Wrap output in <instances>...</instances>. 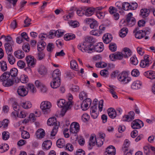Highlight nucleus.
<instances>
[{
    "instance_id": "1",
    "label": "nucleus",
    "mask_w": 155,
    "mask_h": 155,
    "mask_svg": "<svg viewBox=\"0 0 155 155\" xmlns=\"http://www.w3.org/2000/svg\"><path fill=\"white\" fill-rule=\"evenodd\" d=\"M96 40L91 36H86L85 37L84 41L82 45H80L78 49L82 51L88 53L93 52L92 44L94 43Z\"/></svg>"
},
{
    "instance_id": "2",
    "label": "nucleus",
    "mask_w": 155,
    "mask_h": 155,
    "mask_svg": "<svg viewBox=\"0 0 155 155\" xmlns=\"http://www.w3.org/2000/svg\"><path fill=\"white\" fill-rule=\"evenodd\" d=\"M47 124L49 126L54 125L51 135V136H55L57 133L59 126V124H58L57 123L56 118L54 117L49 118L47 121Z\"/></svg>"
},
{
    "instance_id": "3",
    "label": "nucleus",
    "mask_w": 155,
    "mask_h": 155,
    "mask_svg": "<svg viewBox=\"0 0 155 155\" xmlns=\"http://www.w3.org/2000/svg\"><path fill=\"white\" fill-rule=\"evenodd\" d=\"M117 79L118 81L122 84H127L130 82L131 79L129 76V72L123 71L118 75Z\"/></svg>"
},
{
    "instance_id": "4",
    "label": "nucleus",
    "mask_w": 155,
    "mask_h": 155,
    "mask_svg": "<svg viewBox=\"0 0 155 155\" xmlns=\"http://www.w3.org/2000/svg\"><path fill=\"white\" fill-rule=\"evenodd\" d=\"M18 70L15 68H12L10 71V72H5L1 76L0 79L3 80L4 79L8 78L10 77L13 79H15V77L18 74Z\"/></svg>"
},
{
    "instance_id": "5",
    "label": "nucleus",
    "mask_w": 155,
    "mask_h": 155,
    "mask_svg": "<svg viewBox=\"0 0 155 155\" xmlns=\"http://www.w3.org/2000/svg\"><path fill=\"white\" fill-rule=\"evenodd\" d=\"M25 59L28 67L25 68V70L26 71H30V68L34 67L36 64V60L33 56L30 55L27 56L26 57Z\"/></svg>"
},
{
    "instance_id": "6",
    "label": "nucleus",
    "mask_w": 155,
    "mask_h": 155,
    "mask_svg": "<svg viewBox=\"0 0 155 155\" xmlns=\"http://www.w3.org/2000/svg\"><path fill=\"white\" fill-rule=\"evenodd\" d=\"M51 106V104L50 102L45 101L41 102L40 108L44 114H46L50 112L51 111L50 108Z\"/></svg>"
},
{
    "instance_id": "7",
    "label": "nucleus",
    "mask_w": 155,
    "mask_h": 155,
    "mask_svg": "<svg viewBox=\"0 0 155 155\" xmlns=\"http://www.w3.org/2000/svg\"><path fill=\"white\" fill-rule=\"evenodd\" d=\"M144 59L141 60L140 66L142 68H144L149 66L151 63L150 61V56L148 55H145L144 56Z\"/></svg>"
},
{
    "instance_id": "8",
    "label": "nucleus",
    "mask_w": 155,
    "mask_h": 155,
    "mask_svg": "<svg viewBox=\"0 0 155 155\" xmlns=\"http://www.w3.org/2000/svg\"><path fill=\"white\" fill-rule=\"evenodd\" d=\"M144 126L143 122L140 120L136 119L131 123V127L134 129H139Z\"/></svg>"
},
{
    "instance_id": "9",
    "label": "nucleus",
    "mask_w": 155,
    "mask_h": 155,
    "mask_svg": "<svg viewBox=\"0 0 155 155\" xmlns=\"http://www.w3.org/2000/svg\"><path fill=\"white\" fill-rule=\"evenodd\" d=\"M91 103V100L89 98H86L84 100L81 104V108L83 110H87L89 107Z\"/></svg>"
},
{
    "instance_id": "10",
    "label": "nucleus",
    "mask_w": 155,
    "mask_h": 155,
    "mask_svg": "<svg viewBox=\"0 0 155 155\" xmlns=\"http://www.w3.org/2000/svg\"><path fill=\"white\" fill-rule=\"evenodd\" d=\"M78 123L77 122H73L71 124L70 127V131L71 133L74 134L75 136H76V138L78 139V136H77V133L78 132Z\"/></svg>"
},
{
    "instance_id": "11",
    "label": "nucleus",
    "mask_w": 155,
    "mask_h": 155,
    "mask_svg": "<svg viewBox=\"0 0 155 155\" xmlns=\"http://www.w3.org/2000/svg\"><path fill=\"white\" fill-rule=\"evenodd\" d=\"M17 92L18 95L21 97H24L28 94V91L26 90L24 86H20L18 87Z\"/></svg>"
},
{
    "instance_id": "12",
    "label": "nucleus",
    "mask_w": 155,
    "mask_h": 155,
    "mask_svg": "<svg viewBox=\"0 0 155 155\" xmlns=\"http://www.w3.org/2000/svg\"><path fill=\"white\" fill-rule=\"evenodd\" d=\"M96 137L95 134H92L89 138L88 141V148L91 149L96 145Z\"/></svg>"
},
{
    "instance_id": "13",
    "label": "nucleus",
    "mask_w": 155,
    "mask_h": 155,
    "mask_svg": "<svg viewBox=\"0 0 155 155\" xmlns=\"http://www.w3.org/2000/svg\"><path fill=\"white\" fill-rule=\"evenodd\" d=\"M115 154L116 149L114 146L110 145L106 149L105 152V155H115Z\"/></svg>"
},
{
    "instance_id": "14",
    "label": "nucleus",
    "mask_w": 155,
    "mask_h": 155,
    "mask_svg": "<svg viewBox=\"0 0 155 155\" xmlns=\"http://www.w3.org/2000/svg\"><path fill=\"white\" fill-rule=\"evenodd\" d=\"M97 107L95 106H92L90 108L91 116L94 119L97 118L98 115V113L97 112Z\"/></svg>"
},
{
    "instance_id": "15",
    "label": "nucleus",
    "mask_w": 155,
    "mask_h": 155,
    "mask_svg": "<svg viewBox=\"0 0 155 155\" xmlns=\"http://www.w3.org/2000/svg\"><path fill=\"white\" fill-rule=\"evenodd\" d=\"M61 72L59 69H56L54 70L52 73V78L53 79L61 81Z\"/></svg>"
},
{
    "instance_id": "16",
    "label": "nucleus",
    "mask_w": 155,
    "mask_h": 155,
    "mask_svg": "<svg viewBox=\"0 0 155 155\" xmlns=\"http://www.w3.org/2000/svg\"><path fill=\"white\" fill-rule=\"evenodd\" d=\"M109 88L108 89L109 92L112 94L113 97L115 99H117L118 97L116 92L117 87L114 85H109Z\"/></svg>"
},
{
    "instance_id": "17",
    "label": "nucleus",
    "mask_w": 155,
    "mask_h": 155,
    "mask_svg": "<svg viewBox=\"0 0 155 155\" xmlns=\"http://www.w3.org/2000/svg\"><path fill=\"white\" fill-rule=\"evenodd\" d=\"M92 48H93V52L95 51L99 52H101L104 49L103 44L102 42H99L94 46H92Z\"/></svg>"
},
{
    "instance_id": "18",
    "label": "nucleus",
    "mask_w": 155,
    "mask_h": 155,
    "mask_svg": "<svg viewBox=\"0 0 155 155\" xmlns=\"http://www.w3.org/2000/svg\"><path fill=\"white\" fill-rule=\"evenodd\" d=\"M95 8L93 7H89L85 10V15L87 17L92 15L94 13Z\"/></svg>"
},
{
    "instance_id": "19",
    "label": "nucleus",
    "mask_w": 155,
    "mask_h": 155,
    "mask_svg": "<svg viewBox=\"0 0 155 155\" xmlns=\"http://www.w3.org/2000/svg\"><path fill=\"white\" fill-rule=\"evenodd\" d=\"M45 134V130L41 128L38 129L36 132V136L38 138H42L44 137Z\"/></svg>"
},
{
    "instance_id": "20",
    "label": "nucleus",
    "mask_w": 155,
    "mask_h": 155,
    "mask_svg": "<svg viewBox=\"0 0 155 155\" xmlns=\"http://www.w3.org/2000/svg\"><path fill=\"white\" fill-rule=\"evenodd\" d=\"M112 37L110 34H106L103 37L104 42L106 44L109 43L112 40Z\"/></svg>"
},
{
    "instance_id": "21",
    "label": "nucleus",
    "mask_w": 155,
    "mask_h": 155,
    "mask_svg": "<svg viewBox=\"0 0 155 155\" xmlns=\"http://www.w3.org/2000/svg\"><path fill=\"white\" fill-rule=\"evenodd\" d=\"M108 114L109 117L111 118H115L117 115L115 110L112 108H109L107 110Z\"/></svg>"
},
{
    "instance_id": "22",
    "label": "nucleus",
    "mask_w": 155,
    "mask_h": 155,
    "mask_svg": "<svg viewBox=\"0 0 155 155\" xmlns=\"http://www.w3.org/2000/svg\"><path fill=\"white\" fill-rule=\"evenodd\" d=\"M61 83V81L53 79L52 81L50 83V86L52 88L55 89L59 87Z\"/></svg>"
},
{
    "instance_id": "23",
    "label": "nucleus",
    "mask_w": 155,
    "mask_h": 155,
    "mask_svg": "<svg viewBox=\"0 0 155 155\" xmlns=\"http://www.w3.org/2000/svg\"><path fill=\"white\" fill-rule=\"evenodd\" d=\"M38 71L39 74L43 76L46 75L48 72L47 69L43 65H41L39 67Z\"/></svg>"
},
{
    "instance_id": "24",
    "label": "nucleus",
    "mask_w": 155,
    "mask_h": 155,
    "mask_svg": "<svg viewBox=\"0 0 155 155\" xmlns=\"http://www.w3.org/2000/svg\"><path fill=\"white\" fill-rule=\"evenodd\" d=\"M141 84L142 83L140 81L137 80L132 83L131 88L133 89H137L140 87Z\"/></svg>"
},
{
    "instance_id": "25",
    "label": "nucleus",
    "mask_w": 155,
    "mask_h": 155,
    "mask_svg": "<svg viewBox=\"0 0 155 155\" xmlns=\"http://www.w3.org/2000/svg\"><path fill=\"white\" fill-rule=\"evenodd\" d=\"M46 44V43L43 41H39L37 45L38 50V51L41 52L45 48Z\"/></svg>"
},
{
    "instance_id": "26",
    "label": "nucleus",
    "mask_w": 155,
    "mask_h": 155,
    "mask_svg": "<svg viewBox=\"0 0 155 155\" xmlns=\"http://www.w3.org/2000/svg\"><path fill=\"white\" fill-rule=\"evenodd\" d=\"M150 13V11L148 9L143 8L140 10V15L143 18L147 17Z\"/></svg>"
},
{
    "instance_id": "27",
    "label": "nucleus",
    "mask_w": 155,
    "mask_h": 155,
    "mask_svg": "<svg viewBox=\"0 0 155 155\" xmlns=\"http://www.w3.org/2000/svg\"><path fill=\"white\" fill-rule=\"evenodd\" d=\"M15 56L19 59H21L25 57V54L23 51L21 50L16 51L14 52Z\"/></svg>"
},
{
    "instance_id": "28",
    "label": "nucleus",
    "mask_w": 155,
    "mask_h": 155,
    "mask_svg": "<svg viewBox=\"0 0 155 155\" xmlns=\"http://www.w3.org/2000/svg\"><path fill=\"white\" fill-rule=\"evenodd\" d=\"M123 50V52L122 54L123 57L125 58H127L131 55V51L128 48H124Z\"/></svg>"
},
{
    "instance_id": "29",
    "label": "nucleus",
    "mask_w": 155,
    "mask_h": 155,
    "mask_svg": "<svg viewBox=\"0 0 155 155\" xmlns=\"http://www.w3.org/2000/svg\"><path fill=\"white\" fill-rule=\"evenodd\" d=\"M5 47L7 54H12V48L11 44L9 43H6L5 44Z\"/></svg>"
},
{
    "instance_id": "30",
    "label": "nucleus",
    "mask_w": 155,
    "mask_h": 155,
    "mask_svg": "<svg viewBox=\"0 0 155 155\" xmlns=\"http://www.w3.org/2000/svg\"><path fill=\"white\" fill-rule=\"evenodd\" d=\"M20 106L25 109H28L31 107L32 104L29 101H26L21 102L20 104Z\"/></svg>"
},
{
    "instance_id": "31",
    "label": "nucleus",
    "mask_w": 155,
    "mask_h": 155,
    "mask_svg": "<svg viewBox=\"0 0 155 155\" xmlns=\"http://www.w3.org/2000/svg\"><path fill=\"white\" fill-rule=\"evenodd\" d=\"M145 75L147 78L151 79H155V72L153 71H147L145 73Z\"/></svg>"
},
{
    "instance_id": "32",
    "label": "nucleus",
    "mask_w": 155,
    "mask_h": 155,
    "mask_svg": "<svg viewBox=\"0 0 155 155\" xmlns=\"http://www.w3.org/2000/svg\"><path fill=\"white\" fill-rule=\"evenodd\" d=\"M56 144L58 147L62 148L65 146V142L63 139L60 138L56 142Z\"/></svg>"
},
{
    "instance_id": "33",
    "label": "nucleus",
    "mask_w": 155,
    "mask_h": 155,
    "mask_svg": "<svg viewBox=\"0 0 155 155\" xmlns=\"http://www.w3.org/2000/svg\"><path fill=\"white\" fill-rule=\"evenodd\" d=\"M51 141L50 140H47L44 142L42 146L46 150H48L51 148Z\"/></svg>"
},
{
    "instance_id": "34",
    "label": "nucleus",
    "mask_w": 155,
    "mask_h": 155,
    "mask_svg": "<svg viewBox=\"0 0 155 155\" xmlns=\"http://www.w3.org/2000/svg\"><path fill=\"white\" fill-rule=\"evenodd\" d=\"M72 103L71 101H69L67 103V106L63 107H62V108L61 110V114L63 116L64 115L65 113L66 112L67 110L69 108V107L72 104Z\"/></svg>"
},
{
    "instance_id": "35",
    "label": "nucleus",
    "mask_w": 155,
    "mask_h": 155,
    "mask_svg": "<svg viewBox=\"0 0 155 155\" xmlns=\"http://www.w3.org/2000/svg\"><path fill=\"white\" fill-rule=\"evenodd\" d=\"M9 149L8 145L7 144H2L0 145V152L1 153H4Z\"/></svg>"
},
{
    "instance_id": "36",
    "label": "nucleus",
    "mask_w": 155,
    "mask_h": 155,
    "mask_svg": "<svg viewBox=\"0 0 155 155\" xmlns=\"http://www.w3.org/2000/svg\"><path fill=\"white\" fill-rule=\"evenodd\" d=\"M128 31L127 28H122L119 32V35L121 38L125 37Z\"/></svg>"
},
{
    "instance_id": "37",
    "label": "nucleus",
    "mask_w": 155,
    "mask_h": 155,
    "mask_svg": "<svg viewBox=\"0 0 155 155\" xmlns=\"http://www.w3.org/2000/svg\"><path fill=\"white\" fill-rule=\"evenodd\" d=\"M64 99H61L57 101V105L59 107H63L66 106L67 105V103Z\"/></svg>"
},
{
    "instance_id": "38",
    "label": "nucleus",
    "mask_w": 155,
    "mask_h": 155,
    "mask_svg": "<svg viewBox=\"0 0 155 155\" xmlns=\"http://www.w3.org/2000/svg\"><path fill=\"white\" fill-rule=\"evenodd\" d=\"M75 38V35L72 34L68 33L65 34L64 37V39L66 41H68L73 39Z\"/></svg>"
},
{
    "instance_id": "39",
    "label": "nucleus",
    "mask_w": 155,
    "mask_h": 155,
    "mask_svg": "<svg viewBox=\"0 0 155 155\" xmlns=\"http://www.w3.org/2000/svg\"><path fill=\"white\" fill-rule=\"evenodd\" d=\"M122 8L124 10L128 11L130 9V4L127 2H125L122 4Z\"/></svg>"
},
{
    "instance_id": "40",
    "label": "nucleus",
    "mask_w": 155,
    "mask_h": 155,
    "mask_svg": "<svg viewBox=\"0 0 155 155\" xmlns=\"http://www.w3.org/2000/svg\"><path fill=\"white\" fill-rule=\"evenodd\" d=\"M144 36L143 30H140L137 31L135 34V37L138 39H141Z\"/></svg>"
},
{
    "instance_id": "41",
    "label": "nucleus",
    "mask_w": 155,
    "mask_h": 155,
    "mask_svg": "<svg viewBox=\"0 0 155 155\" xmlns=\"http://www.w3.org/2000/svg\"><path fill=\"white\" fill-rule=\"evenodd\" d=\"M66 77L68 78H71L74 76L75 72L73 70H68L66 73Z\"/></svg>"
},
{
    "instance_id": "42",
    "label": "nucleus",
    "mask_w": 155,
    "mask_h": 155,
    "mask_svg": "<svg viewBox=\"0 0 155 155\" xmlns=\"http://www.w3.org/2000/svg\"><path fill=\"white\" fill-rule=\"evenodd\" d=\"M78 64L76 61L74 60H72L70 62V67L71 69L74 70H76L77 69V65Z\"/></svg>"
},
{
    "instance_id": "43",
    "label": "nucleus",
    "mask_w": 155,
    "mask_h": 155,
    "mask_svg": "<svg viewBox=\"0 0 155 155\" xmlns=\"http://www.w3.org/2000/svg\"><path fill=\"white\" fill-rule=\"evenodd\" d=\"M0 66L2 70V71H5L7 70V64L5 61H2L0 62Z\"/></svg>"
},
{
    "instance_id": "44",
    "label": "nucleus",
    "mask_w": 155,
    "mask_h": 155,
    "mask_svg": "<svg viewBox=\"0 0 155 155\" xmlns=\"http://www.w3.org/2000/svg\"><path fill=\"white\" fill-rule=\"evenodd\" d=\"M2 138L5 140H8L10 137V134L7 131H3L2 133Z\"/></svg>"
},
{
    "instance_id": "45",
    "label": "nucleus",
    "mask_w": 155,
    "mask_h": 155,
    "mask_svg": "<svg viewBox=\"0 0 155 155\" xmlns=\"http://www.w3.org/2000/svg\"><path fill=\"white\" fill-rule=\"evenodd\" d=\"M12 54H8V59L9 63L12 65L13 64L15 61V60Z\"/></svg>"
},
{
    "instance_id": "46",
    "label": "nucleus",
    "mask_w": 155,
    "mask_h": 155,
    "mask_svg": "<svg viewBox=\"0 0 155 155\" xmlns=\"http://www.w3.org/2000/svg\"><path fill=\"white\" fill-rule=\"evenodd\" d=\"M90 26L91 29L96 28L98 26V22L95 19H94L90 25Z\"/></svg>"
},
{
    "instance_id": "47",
    "label": "nucleus",
    "mask_w": 155,
    "mask_h": 155,
    "mask_svg": "<svg viewBox=\"0 0 155 155\" xmlns=\"http://www.w3.org/2000/svg\"><path fill=\"white\" fill-rule=\"evenodd\" d=\"M28 80L27 76L24 74L22 75L20 78L21 82L23 83H27L28 81Z\"/></svg>"
},
{
    "instance_id": "48",
    "label": "nucleus",
    "mask_w": 155,
    "mask_h": 155,
    "mask_svg": "<svg viewBox=\"0 0 155 155\" xmlns=\"http://www.w3.org/2000/svg\"><path fill=\"white\" fill-rule=\"evenodd\" d=\"M90 117V116L88 114L84 113L82 115L81 119L84 122H86L89 120Z\"/></svg>"
},
{
    "instance_id": "49",
    "label": "nucleus",
    "mask_w": 155,
    "mask_h": 155,
    "mask_svg": "<svg viewBox=\"0 0 155 155\" xmlns=\"http://www.w3.org/2000/svg\"><path fill=\"white\" fill-rule=\"evenodd\" d=\"M22 138L24 139H27L29 138L30 137V134L28 132L25 130L22 131L21 134Z\"/></svg>"
},
{
    "instance_id": "50",
    "label": "nucleus",
    "mask_w": 155,
    "mask_h": 155,
    "mask_svg": "<svg viewBox=\"0 0 155 155\" xmlns=\"http://www.w3.org/2000/svg\"><path fill=\"white\" fill-rule=\"evenodd\" d=\"M130 144V141L127 139H126L124 142V147H123V150H128L127 148Z\"/></svg>"
},
{
    "instance_id": "51",
    "label": "nucleus",
    "mask_w": 155,
    "mask_h": 155,
    "mask_svg": "<svg viewBox=\"0 0 155 155\" xmlns=\"http://www.w3.org/2000/svg\"><path fill=\"white\" fill-rule=\"evenodd\" d=\"M131 63L133 64L137 65L138 63V61L135 56H133L130 58Z\"/></svg>"
},
{
    "instance_id": "52",
    "label": "nucleus",
    "mask_w": 155,
    "mask_h": 155,
    "mask_svg": "<svg viewBox=\"0 0 155 155\" xmlns=\"http://www.w3.org/2000/svg\"><path fill=\"white\" fill-rule=\"evenodd\" d=\"M100 74L103 77L106 78L108 75L109 73L107 70L104 69L101 71Z\"/></svg>"
},
{
    "instance_id": "53",
    "label": "nucleus",
    "mask_w": 155,
    "mask_h": 155,
    "mask_svg": "<svg viewBox=\"0 0 155 155\" xmlns=\"http://www.w3.org/2000/svg\"><path fill=\"white\" fill-rule=\"evenodd\" d=\"M85 140L82 136H80L78 138V143L81 146H83L85 144Z\"/></svg>"
},
{
    "instance_id": "54",
    "label": "nucleus",
    "mask_w": 155,
    "mask_h": 155,
    "mask_svg": "<svg viewBox=\"0 0 155 155\" xmlns=\"http://www.w3.org/2000/svg\"><path fill=\"white\" fill-rule=\"evenodd\" d=\"M28 88L32 93H34L36 92V88L34 85L31 84H28Z\"/></svg>"
},
{
    "instance_id": "55",
    "label": "nucleus",
    "mask_w": 155,
    "mask_h": 155,
    "mask_svg": "<svg viewBox=\"0 0 155 155\" xmlns=\"http://www.w3.org/2000/svg\"><path fill=\"white\" fill-rule=\"evenodd\" d=\"M127 25L131 27L134 26L136 23V20L135 18H132L131 20L127 22Z\"/></svg>"
},
{
    "instance_id": "56",
    "label": "nucleus",
    "mask_w": 155,
    "mask_h": 155,
    "mask_svg": "<svg viewBox=\"0 0 155 155\" xmlns=\"http://www.w3.org/2000/svg\"><path fill=\"white\" fill-rule=\"evenodd\" d=\"M22 48L23 51L26 52H29L30 50L29 45L27 43L23 45Z\"/></svg>"
},
{
    "instance_id": "57",
    "label": "nucleus",
    "mask_w": 155,
    "mask_h": 155,
    "mask_svg": "<svg viewBox=\"0 0 155 155\" xmlns=\"http://www.w3.org/2000/svg\"><path fill=\"white\" fill-rule=\"evenodd\" d=\"M54 48V44L52 43H49L47 46V50L50 52H51Z\"/></svg>"
},
{
    "instance_id": "58",
    "label": "nucleus",
    "mask_w": 155,
    "mask_h": 155,
    "mask_svg": "<svg viewBox=\"0 0 155 155\" xmlns=\"http://www.w3.org/2000/svg\"><path fill=\"white\" fill-rule=\"evenodd\" d=\"M109 48L112 51H115L117 50V46L114 43H111L109 46Z\"/></svg>"
},
{
    "instance_id": "59",
    "label": "nucleus",
    "mask_w": 155,
    "mask_h": 155,
    "mask_svg": "<svg viewBox=\"0 0 155 155\" xmlns=\"http://www.w3.org/2000/svg\"><path fill=\"white\" fill-rule=\"evenodd\" d=\"M97 17L100 19L103 18L105 16V13L100 12V11H98L97 12Z\"/></svg>"
},
{
    "instance_id": "60",
    "label": "nucleus",
    "mask_w": 155,
    "mask_h": 155,
    "mask_svg": "<svg viewBox=\"0 0 155 155\" xmlns=\"http://www.w3.org/2000/svg\"><path fill=\"white\" fill-rule=\"evenodd\" d=\"M31 21V20L30 18H29L28 17H27L24 21V23L25 25H24V27H28L31 24L30 22Z\"/></svg>"
},
{
    "instance_id": "61",
    "label": "nucleus",
    "mask_w": 155,
    "mask_h": 155,
    "mask_svg": "<svg viewBox=\"0 0 155 155\" xmlns=\"http://www.w3.org/2000/svg\"><path fill=\"white\" fill-rule=\"evenodd\" d=\"M64 32L61 31V30L58 29L55 31V36L58 37H60L63 35Z\"/></svg>"
},
{
    "instance_id": "62",
    "label": "nucleus",
    "mask_w": 155,
    "mask_h": 155,
    "mask_svg": "<svg viewBox=\"0 0 155 155\" xmlns=\"http://www.w3.org/2000/svg\"><path fill=\"white\" fill-rule=\"evenodd\" d=\"M107 64L104 62H99L96 64V66L97 68H104L107 66Z\"/></svg>"
},
{
    "instance_id": "63",
    "label": "nucleus",
    "mask_w": 155,
    "mask_h": 155,
    "mask_svg": "<svg viewBox=\"0 0 155 155\" xmlns=\"http://www.w3.org/2000/svg\"><path fill=\"white\" fill-rule=\"evenodd\" d=\"M115 53L116 55V59L121 60L122 59L123 56L122 53L117 52Z\"/></svg>"
},
{
    "instance_id": "64",
    "label": "nucleus",
    "mask_w": 155,
    "mask_h": 155,
    "mask_svg": "<svg viewBox=\"0 0 155 155\" xmlns=\"http://www.w3.org/2000/svg\"><path fill=\"white\" fill-rule=\"evenodd\" d=\"M79 97L80 99L82 100L87 97V95L86 93L82 91L80 93Z\"/></svg>"
}]
</instances>
